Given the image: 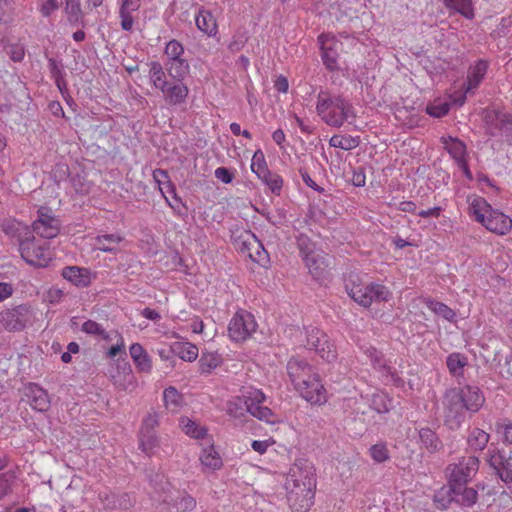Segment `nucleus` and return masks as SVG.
<instances>
[{
  "label": "nucleus",
  "instance_id": "obj_1",
  "mask_svg": "<svg viewBox=\"0 0 512 512\" xmlns=\"http://www.w3.org/2000/svg\"><path fill=\"white\" fill-rule=\"evenodd\" d=\"M287 500L293 512H307L314 503L316 478L312 462L298 459L291 466L285 482Z\"/></svg>",
  "mask_w": 512,
  "mask_h": 512
},
{
  "label": "nucleus",
  "instance_id": "obj_21",
  "mask_svg": "<svg viewBox=\"0 0 512 512\" xmlns=\"http://www.w3.org/2000/svg\"><path fill=\"white\" fill-rule=\"evenodd\" d=\"M451 498L449 501H454L463 507H472L478 499V492L471 487H466L465 484H450Z\"/></svg>",
  "mask_w": 512,
  "mask_h": 512
},
{
  "label": "nucleus",
  "instance_id": "obj_27",
  "mask_svg": "<svg viewBox=\"0 0 512 512\" xmlns=\"http://www.w3.org/2000/svg\"><path fill=\"white\" fill-rule=\"evenodd\" d=\"M62 276L76 286L85 287L89 284L88 271L77 266L65 267Z\"/></svg>",
  "mask_w": 512,
  "mask_h": 512
},
{
  "label": "nucleus",
  "instance_id": "obj_41",
  "mask_svg": "<svg viewBox=\"0 0 512 512\" xmlns=\"http://www.w3.org/2000/svg\"><path fill=\"white\" fill-rule=\"evenodd\" d=\"M200 460L204 466L214 470L219 469L222 466V460L213 446L203 450Z\"/></svg>",
  "mask_w": 512,
  "mask_h": 512
},
{
  "label": "nucleus",
  "instance_id": "obj_58",
  "mask_svg": "<svg viewBox=\"0 0 512 512\" xmlns=\"http://www.w3.org/2000/svg\"><path fill=\"white\" fill-rule=\"evenodd\" d=\"M162 198L165 199V201L168 203V205L178 214V215H185L186 214V207L182 203L181 199L178 198L176 195L173 197V202H171L162 192Z\"/></svg>",
  "mask_w": 512,
  "mask_h": 512
},
{
  "label": "nucleus",
  "instance_id": "obj_51",
  "mask_svg": "<svg viewBox=\"0 0 512 512\" xmlns=\"http://www.w3.org/2000/svg\"><path fill=\"white\" fill-rule=\"evenodd\" d=\"M370 456L377 463L389 459V451L385 443H377L370 448Z\"/></svg>",
  "mask_w": 512,
  "mask_h": 512
},
{
  "label": "nucleus",
  "instance_id": "obj_3",
  "mask_svg": "<svg viewBox=\"0 0 512 512\" xmlns=\"http://www.w3.org/2000/svg\"><path fill=\"white\" fill-rule=\"evenodd\" d=\"M471 209L476 220L493 233L505 235L512 228L510 217L497 209H493L483 198L475 199L471 204Z\"/></svg>",
  "mask_w": 512,
  "mask_h": 512
},
{
  "label": "nucleus",
  "instance_id": "obj_15",
  "mask_svg": "<svg viewBox=\"0 0 512 512\" xmlns=\"http://www.w3.org/2000/svg\"><path fill=\"white\" fill-rule=\"evenodd\" d=\"M158 415H149L142 424L140 430V448L146 454H151L152 450L158 446L157 430Z\"/></svg>",
  "mask_w": 512,
  "mask_h": 512
},
{
  "label": "nucleus",
  "instance_id": "obj_28",
  "mask_svg": "<svg viewBox=\"0 0 512 512\" xmlns=\"http://www.w3.org/2000/svg\"><path fill=\"white\" fill-rule=\"evenodd\" d=\"M489 434L479 428H473L470 430L467 437V445L470 451L478 452L482 451L489 442Z\"/></svg>",
  "mask_w": 512,
  "mask_h": 512
},
{
  "label": "nucleus",
  "instance_id": "obj_8",
  "mask_svg": "<svg viewBox=\"0 0 512 512\" xmlns=\"http://www.w3.org/2000/svg\"><path fill=\"white\" fill-rule=\"evenodd\" d=\"M254 316L247 311L237 312L230 320L228 326L229 337L235 342L245 341L256 331Z\"/></svg>",
  "mask_w": 512,
  "mask_h": 512
},
{
  "label": "nucleus",
  "instance_id": "obj_5",
  "mask_svg": "<svg viewBox=\"0 0 512 512\" xmlns=\"http://www.w3.org/2000/svg\"><path fill=\"white\" fill-rule=\"evenodd\" d=\"M19 251L23 260L33 266L45 267L51 260L46 242L36 240L35 237L20 239Z\"/></svg>",
  "mask_w": 512,
  "mask_h": 512
},
{
  "label": "nucleus",
  "instance_id": "obj_17",
  "mask_svg": "<svg viewBox=\"0 0 512 512\" xmlns=\"http://www.w3.org/2000/svg\"><path fill=\"white\" fill-rule=\"evenodd\" d=\"M456 394L461 398V403L466 410L472 413L477 412L485 401L481 390L476 386L466 385L461 389H456Z\"/></svg>",
  "mask_w": 512,
  "mask_h": 512
},
{
  "label": "nucleus",
  "instance_id": "obj_56",
  "mask_svg": "<svg viewBox=\"0 0 512 512\" xmlns=\"http://www.w3.org/2000/svg\"><path fill=\"white\" fill-rule=\"evenodd\" d=\"M247 37L244 34L234 35L232 40L228 44V49L232 53L240 51L246 44Z\"/></svg>",
  "mask_w": 512,
  "mask_h": 512
},
{
  "label": "nucleus",
  "instance_id": "obj_38",
  "mask_svg": "<svg viewBox=\"0 0 512 512\" xmlns=\"http://www.w3.org/2000/svg\"><path fill=\"white\" fill-rule=\"evenodd\" d=\"M329 145L346 151L353 150L359 145V137L333 135L329 140Z\"/></svg>",
  "mask_w": 512,
  "mask_h": 512
},
{
  "label": "nucleus",
  "instance_id": "obj_59",
  "mask_svg": "<svg viewBox=\"0 0 512 512\" xmlns=\"http://www.w3.org/2000/svg\"><path fill=\"white\" fill-rule=\"evenodd\" d=\"M59 8L57 0H45L42 2L40 12L42 16L48 17Z\"/></svg>",
  "mask_w": 512,
  "mask_h": 512
},
{
  "label": "nucleus",
  "instance_id": "obj_54",
  "mask_svg": "<svg viewBox=\"0 0 512 512\" xmlns=\"http://www.w3.org/2000/svg\"><path fill=\"white\" fill-rule=\"evenodd\" d=\"M21 228V223L16 220H5L1 224L2 231L10 236V237H16L19 234Z\"/></svg>",
  "mask_w": 512,
  "mask_h": 512
},
{
  "label": "nucleus",
  "instance_id": "obj_20",
  "mask_svg": "<svg viewBox=\"0 0 512 512\" xmlns=\"http://www.w3.org/2000/svg\"><path fill=\"white\" fill-rule=\"evenodd\" d=\"M30 406L39 412L47 411L50 407V399L46 390L35 383H30L25 389Z\"/></svg>",
  "mask_w": 512,
  "mask_h": 512
},
{
  "label": "nucleus",
  "instance_id": "obj_42",
  "mask_svg": "<svg viewBox=\"0 0 512 512\" xmlns=\"http://www.w3.org/2000/svg\"><path fill=\"white\" fill-rule=\"evenodd\" d=\"M446 364L451 374L459 376L467 364V359L460 353H452L447 357Z\"/></svg>",
  "mask_w": 512,
  "mask_h": 512
},
{
  "label": "nucleus",
  "instance_id": "obj_39",
  "mask_svg": "<svg viewBox=\"0 0 512 512\" xmlns=\"http://www.w3.org/2000/svg\"><path fill=\"white\" fill-rule=\"evenodd\" d=\"M95 240V245L99 250L104 252H112L116 249L117 245L122 241V238L116 234H107L97 236Z\"/></svg>",
  "mask_w": 512,
  "mask_h": 512
},
{
  "label": "nucleus",
  "instance_id": "obj_18",
  "mask_svg": "<svg viewBox=\"0 0 512 512\" xmlns=\"http://www.w3.org/2000/svg\"><path fill=\"white\" fill-rule=\"evenodd\" d=\"M366 355L370 359L373 367L381 372L383 376L390 377V379L396 384L402 381L397 370L388 365L382 353L377 351V349L374 347L368 348L366 350Z\"/></svg>",
  "mask_w": 512,
  "mask_h": 512
},
{
  "label": "nucleus",
  "instance_id": "obj_36",
  "mask_svg": "<svg viewBox=\"0 0 512 512\" xmlns=\"http://www.w3.org/2000/svg\"><path fill=\"white\" fill-rule=\"evenodd\" d=\"M419 438L422 445L430 452H435L441 447V441L430 428H421L419 430Z\"/></svg>",
  "mask_w": 512,
  "mask_h": 512
},
{
  "label": "nucleus",
  "instance_id": "obj_22",
  "mask_svg": "<svg viewBox=\"0 0 512 512\" xmlns=\"http://www.w3.org/2000/svg\"><path fill=\"white\" fill-rule=\"evenodd\" d=\"M162 400L166 410L171 413L179 412L186 405L184 395L172 386L164 389Z\"/></svg>",
  "mask_w": 512,
  "mask_h": 512
},
{
  "label": "nucleus",
  "instance_id": "obj_48",
  "mask_svg": "<svg viewBox=\"0 0 512 512\" xmlns=\"http://www.w3.org/2000/svg\"><path fill=\"white\" fill-rule=\"evenodd\" d=\"M251 169L258 177L262 174H268L264 153L261 150H257L254 153L252 157Z\"/></svg>",
  "mask_w": 512,
  "mask_h": 512
},
{
  "label": "nucleus",
  "instance_id": "obj_53",
  "mask_svg": "<svg viewBox=\"0 0 512 512\" xmlns=\"http://www.w3.org/2000/svg\"><path fill=\"white\" fill-rule=\"evenodd\" d=\"M265 399L264 394L261 391H256L254 397H247V413L256 417L260 408V403Z\"/></svg>",
  "mask_w": 512,
  "mask_h": 512
},
{
  "label": "nucleus",
  "instance_id": "obj_46",
  "mask_svg": "<svg viewBox=\"0 0 512 512\" xmlns=\"http://www.w3.org/2000/svg\"><path fill=\"white\" fill-rule=\"evenodd\" d=\"M220 363V358L215 353H203L199 360L201 373H210Z\"/></svg>",
  "mask_w": 512,
  "mask_h": 512
},
{
  "label": "nucleus",
  "instance_id": "obj_33",
  "mask_svg": "<svg viewBox=\"0 0 512 512\" xmlns=\"http://www.w3.org/2000/svg\"><path fill=\"white\" fill-rule=\"evenodd\" d=\"M442 142L445 145L446 150L448 153L457 161H462L464 159L465 153H466V146L465 144L451 136L447 138H442Z\"/></svg>",
  "mask_w": 512,
  "mask_h": 512
},
{
  "label": "nucleus",
  "instance_id": "obj_19",
  "mask_svg": "<svg viewBox=\"0 0 512 512\" xmlns=\"http://www.w3.org/2000/svg\"><path fill=\"white\" fill-rule=\"evenodd\" d=\"M310 275L317 281H323L328 276V262L322 252H315L303 260Z\"/></svg>",
  "mask_w": 512,
  "mask_h": 512
},
{
  "label": "nucleus",
  "instance_id": "obj_13",
  "mask_svg": "<svg viewBox=\"0 0 512 512\" xmlns=\"http://www.w3.org/2000/svg\"><path fill=\"white\" fill-rule=\"evenodd\" d=\"M287 373L294 385V388L305 384L312 377L316 376L317 373L313 367L304 359L291 358L287 363Z\"/></svg>",
  "mask_w": 512,
  "mask_h": 512
},
{
  "label": "nucleus",
  "instance_id": "obj_29",
  "mask_svg": "<svg viewBox=\"0 0 512 512\" xmlns=\"http://www.w3.org/2000/svg\"><path fill=\"white\" fill-rule=\"evenodd\" d=\"M196 25L199 30L208 36H214L217 33V22L214 16L208 11H200L196 16Z\"/></svg>",
  "mask_w": 512,
  "mask_h": 512
},
{
  "label": "nucleus",
  "instance_id": "obj_52",
  "mask_svg": "<svg viewBox=\"0 0 512 512\" xmlns=\"http://www.w3.org/2000/svg\"><path fill=\"white\" fill-rule=\"evenodd\" d=\"M489 466L494 470L495 474L500 472L506 465L508 466L511 462L510 459L506 458L501 453H494L488 459Z\"/></svg>",
  "mask_w": 512,
  "mask_h": 512
},
{
  "label": "nucleus",
  "instance_id": "obj_25",
  "mask_svg": "<svg viewBox=\"0 0 512 512\" xmlns=\"http://www.w3.org/2000/svg\"><path fill=\"white\" fill-rule=\"evenodd\" d=\"M488 66L489 64L486 60L480 59L474 66L469 68L466 92H471L479 86L487 73Z\"/></svg>",
  "mask_w": 512,
  "mask_h": 512
},
{
  "label": "nucleus",
  "instance_id": "obj_2",
  "mask_svg": "<svg viewBox=\"0 0 512 512\" xmlns=\"http://www.w3.org/2000/svg\"><path fill=\"white\" fill-rule=\"evenodd\" d=\"M317 114L329 126L339 128L349 119H355L356 113L349 100L340 94L321 90L317 96Z\"/></svg>",
  "mask_w": 512,
  "mask_h": 512
},
{
  "label": "nucleus",
  "instance_id": "obj_55",
  "mask_svg": "<svg viewBox=\"0 0 512 512\" xmlns=\"http://www.w3.org/2000/svg\"><path fill=\"white\" fill-rule=\"evenodd\" d=\"M449 111V105L447 103H441L438 105L430 104L426 107V113L430 116L440 118L446 115Z\"/></svg>",
  "mask_w": 512,
  "mask_h": 512
},
{
  "label": "nucleus",
  "instance_id": "obj_11",
  "mask_svg": "<svg viewBox=\"0 0 512 512\" xmlns=\"http://www.w3.org/2000/svg\"><path fill=\"white\" fill-rule=\"evenodd\" d=\"M30 319L31 310L27 305H19L0 314V322L10 332L23 330Z\"/></svg>",
  "mask_w": 512,
  "mask_h": 512
},
{
  "label": "nucleus",
  "instance_id": "obj_47",
  "mask_svg": "<svg viewBox=\"0 0 512 512\" xmlns=\"http://www.w3.org/2000/svg\"><path fill=\"white\" fill-rule=\"evenodd\" d=\"M296 244L303 260L305 259V257L316 252L315 243L310 239V237H308L305 234H300L296 238Z\"/></svg>",
  "mask_w": 512,
  "mask_h": 512
},
{
  "label": "nucleus",
  "instance_id": "obj_14",
  "mask_svg": "<svg viewBox=\"0 0 512 512\" xmlns=\"http://www.w3.org/2000/svg\"><path fill=\"white\" fill-rule=\"evenodd\" d=\"M318 42L322 51V60L326 68L330 71L338 70L337 50L342 44L331 34L319 35Z\"/></svg>",
  "mask_w": 512,
  "mask_h": 512
},
{
  "label": "nucleus",
  "instance_id": "obj_24",
  "mask_svg": "<svg viewBox=\"0 0 512 512\" xmlns=\"http://www.w3.org/2000/svg\"><path fill=\"white\" fill-rule=\"evenodd\" d=\"M443 5L450 11V14H460L468 20L475 17L473 0H441Z\"/></svg>",
  "mask_w": 512,
  "mask_h": 512
},
{
  "label": "nucleus",
  "instance_id": "obj_49",
  "mask_svg": "<svg viewBox=\"0 0 512 512\" xmlns=\"http://www.w3.org/2000/svg\"><path fill=\"white\" fill-rule=\"evenodd\" d=\"M122 369V375L120 373L118 375L111 374V378L115 385L126 388V384H131L133 375L128 363L124 362Z\"/></svg>",
  "mask_w": 512,
  "mask_h": 512
},
{
  "label": "nucleus",
  "instance_id": "obj_62",
  "mask_svg": "<svg viewBox=\"0 0 512 512\" xmlns=\"http://www.w3.org/2000/svg\"><path fill=\"white\" fill-rule=\"evenodd\" d=\"M121 27L123 30L130 31L133 26V18L130 12L120 10Z\"/></svg>",
  "mask_w": 512,
  "mask_h": 512
},
{
  "label": "nucleus",
  "instance_id": "obj_23",
  "mask_svg": "<svg viewBox=\"0 0 512 512\" xmlns=\"http://www.w3.org/2000/svg\"><path fill=\"white\" fill-rule=\"evenodd\" d=\"M162 93L165 95L166 101L170 104H178L184 101L188 89L180 80H177L174 84L168 82L162 83Z\"/></svg>",
  "mask_w": 512,
  "mask_h": 512
},
{
  "label": "nucleus",
  "instance_id": "obj_45",
  "mask_svg": "<svg viewBox=\"0 0 512 512\" xmlns=\"http://www.w3.org/2000/svg\"><path fill=\"white\" fill-rule=\"evenodd\" d=\"M177 499L174 500L173 498L168 501L167 499H164V502L167 504H170L173 502V505L176 507L177 511L187 512L192 511L196 507V500L187 494L179 496Z\"/></svg>",
  "mask_w": 512,
  "mask_h": 512
},
{
  "label": "nucleus",
  "instance_id": "obj_43",
  "mask_svg": "<svg viewBox=\"0 0 512 512\" xmlns=\"http://www.w3.org/2000/svg\"><path fill=\"white\" fill-rule=\"evenodd\" d=\"M370 408L377 413H388L392 408V400L384 393H377L372 396Z\"/></svg>",
  "mask_w": 512,
  "mask_h": 512
},
{
  "label": "nucleus",
  "instance_id": "obj_64",
  "mask_svg": "<svg viewBox=\"0 0 512 512\" xmlns=\"http://www.w3.org/2000/svg\"><path fill=\"white\" fill-rule=\"evenodd\" d=\"M504 483H512V463L496 474Z\"/></svg>",
  "mask_w": 512,
  "mask_h": 512
},
{
  "label": "nucleus",
  "instance_id": "obj_9",
  "mask_svg": "<svg viewBox=\"0 0 512 512\" xmlns=\"http://www.w3.org/2000/svg\"><path fill=\"white\" fill-rule=\"evenodd\" d=\"M306 346L310 350H315L316 353L325 361L331 362L336 359L337 352L332 343H330L328 336L316 327L306 330Z\"/></svg>",
  "mask_w": 512,
  "mask_h": 512
},
{
  "label": "nucleus",
  "instance_id": "obj_26",
  "mask_svg": "<svg viewBox=\"0 0 512 512\" xmlns=\"http://www.w3.org/2000/svg\"><path fill=\"white\" fill-rule=\"evenodd\" d=\"M170 351L181 360L192 362L198 357V348L190 342L175 341L170 344Z\"/></svg>",
  "mask_w": 512,
  "mask_h": 512
},
{
  "label": "nucleus",
  "instance_id": "obj_32",
  "mask_svg": "<svg viewBox=\"0 0 512 512\" xmlns=\"http://www.w3.org/2000/svg\"><path fill=\"white\" fill-rule=\"evenodd\" d=\"M180 427L183 432L191 438L202 439L207 435V429L205 427L200 426L188 417L180 418Z\"/></svg>",
  "mask_w": 512,
  "mask_h": 512
},
{
  "label": "nucleus",
  "instance_id": "obj_35",
  "mask_svg": "<svg viewBox=\"0 0 512 512\" xmlns=\"http://www.w3.org/2000/svg\"><path fill=\"white\" fill-rule=\"evenodd\" d=\"M426 306L428 309H430L432 312H434L436 315L441 316L445 320L449 322H454L456 319V313L453 309L448 307L446 304L433 300L428 299L426 302Z\"/></svg>",
  "mask_w": 512,
  "mask_h": 512
},
{
  "label": "nucleus",
  "instance_id": "obj_40",
  "mask_svg": "<svg viewBox=\"0 0 512 512\" xmlns=\"http://www.w3.org/2000/svg\"><path fill=\"white\" fill-rule=\"evenodd\" d=\"M247 397H236L227 403V413L235 418H241L247 413Z\"/></svg>",
  "mask_w": 512,
  "mask_h": 512
},
{
  "label": "nucleus",
  "instance_id": "obj_37",
  "mask_svg": "<svg viewBox=\"0 0 512 512\" xmlns=\"http://www.w3.org/2000/svg\"><path fill=\"white\" fill-rule=\"evenodd\" d=\"M65 12L71 24L83 23L84 15L81 9L80 0H64Z\"/></svg>",
  "mask_w": 512,
  "mask_h": 512
},
{
  "label": "nucleus",
  "instance_id": "obj_16",
  "mask_svg": "<svg viewBox=\"0 0 512 512\" xmlns=\"http://www.w3.org/2000/svg\"><path fill=\"white\" fill-rule=\"evenodd\" d=\"M306 383L296 388L302 398L312 404H321L326 401V391L321 384L319 375L312 377Z\"/></svg>",
  "mask_w": 512,
  "mask_h": 512
},
{
  "label": "nucleus",
  "instance_id": "obj_10",
  "mask_svg": "<svg viewBox=\"0 0 512 512\" xmlns=\"http://www.w3.org/2000/svg\"><path fill=\"white\" fill-rule=\"evenodd\" d=\"M448 469H451L450 484H466L476 475L479 459L474 455L464 456L458 463L449 465Z\"/></svg>",
  "mask_w": 512,
  "mask_h": 512
},
{
  "label": "nucleus",
  "instance_id": "obj_7",
  "mask_svg": "<svg viewBox=\"0 0 512 512\" xmlns=\"http://www.w3.org/2000/svg\"><path fill=\"white\" fill-rule=\"evenodd\" d=\"M443 403L445 424L452 430L458 429L465 421L467 410L461 403V398L456 394V389L446 392Z\"/></svg>",
  "mask_w": 512,
  "mask_h": 512
},
{
  "label": "nucleus",
  "instance_id": "obj_34",
  "mask_svg": "<svg viewBox=\"0 0 512 512\" xmlns=\"http://www.w3.org/2000/svg\"><path fill=\"white\" fill-rule=\"evenodd\" d=\"M231 238L234 245L240 251L244 252L246 250H250L249 246L251 245V242L256 238V236L249 230L237 229L232 232Z\"/></svg>",
  "mask_w": 512,
  "mask_h": 512
},
{
  "label": "nucleus",
  "instance_id": "obj_63",
  "mask_svg": "<svg viewBox=\"0 0 512 512\" xmlns=\"http://www.w3.org/2000/svg\"><path fill=\"white\" fill-rule=\"evenodd\" d=\"M129 352L133 361H138L140 357H144V354L147 353L139 343L132 344L130 346Z\"/></svg>",
  "mask_w": 512,
  "mask_h": 512
},
{
  "label": "nucleus",
  "instance_id": "obj_44",
  "mask_svg": "<svg viewBox=\"0 0 512 512\" xmlns=\"http://www.w3.org/2000/svg\"><path fill=\"white\" fill-rule=\"evenodd\" d=\"M259 178L269 187L273 194H280L283 185V180L280 175L268 170V174H262Z\"/></svg>",
  "mask_w": 512,
  "mask_h": 512
},
{
  "label": "nucleus",
  "instance_id": "obj_57",
  "mask_svg": "<svg viewBox=\"0 0 512 512\" xmlns=\"http://www.w3.org/2000/svg\"><path fill=\"white\" fill-rule=\"evenodd\" d=\"M7 53L14 62H20L25 56V49L21 44H12L8 47Z\"/></svg>",
  "mask_w": 512,
  "mask_h": 512
},
{
  "label": "nucleus",
  "instance_id": "obj_61",
  "mask_svg": "<svg viewBox=\"0 0 512 512\" xmlns=\"http://www.w3.org/2000/svg\"><path fill=\"white\" fill-rule=\"evenodd\" d=\"M133 362L141 372H149L152 367L150 357L147 353L144 354V357H140L138 361Z\"/></svg>",
  "mask_w": 512,
  "mask_h": 512
},
{
  "label": "nucleus",
  "instance_id": "obj_50",
  "mask_svg": "<svg viewBox=\"0 0 512 512\" xmlns=\"http://www.w3.org/2000/svg\"><path fill=\"white\" fill-rule=\"evenodd\" d=\"M81 331H83L86 334L93 335V336H101L104 339L108 337V335L105 332V329L100 325L99 323L93 321V320H87L85 321L81 326Z\"/></svg>",
  "mask_w": 512,
  "mask_h": 512
},
{
  "label": "nucleus",
  "instance_id": "obj_12",
  "mask_svg": "<svg viewBox=\"0 0 512 512\" xmlns=\"http://www.w3.org/2000/svg\"><path fill=\"white\" fill-rule=\"evenodd\" d=\"M33 231L42 238L51 239L60 232V221L51 214L48 208H40L38 217L33 222Z\"/></svg>",
  "mask_w": 512,
  "mask_h": 512
},
{
  "label": "nucleus",
  "instance_id": "obj_31",
  "mask_svg": "<svg viewBox=\"0 0 512 512\" xmlns=\"http://www.w3.org/2000/svg\"><path fill=\"white\" fill-rule=\"evenodd\" d=\"M249 248L250 250H246L244 253H247L252 261L262 266L269 262V254L257 237L251 242Z\"/></svg>",
  "mask_w": 512,
  "mask_h": 512
},
{
  "label": "nucleus",
  "instance_id": "obj_6",
  "mask_svg": "<svg viewBox=\"0 0 512 512\" xmlns=\"http://www.w3.org/2000/svg\"><path fill=\"white\" fill-rule=\"evenodd\" d=\"M184 53L182 44L176 40H171L166 44L165 54L168 61L165 64L169 75L175 80H181L188 73L189 65L181 56Z\"/></svg>",
  "mask_w": 512,
  "mask_h": 512
},
{
  "label": "nucleus",
  "instance_id": "obj_30",
  "mask_svg": "<svg viewBox=\"0 0 512 512\" xmlns=\"http://www.w3.org/2000/svg\"><path fill=\"white\" fill-rule=\"evenodd\" d=\"M48 68L51 73V77L54 79L57 88L63 92L67 89V82L64 78L65 71L61 61H57L54 58H49Z\"/></svg>",
  "mask_w": 512,
  "mask_h": 512
},
{
  "label": "nucleus",
  "instance_id": "obj_4",
  "mask_svg": "<svg viewBox=\"0 0 512 512\" xmlns=\"http://www.w3.org/2000/svg\"><path fill=\"white\" fill-rule=\"evenodd\" d=\"M345 288L348 295L363 307H369L373 302L388 301L391 296L389 289L378 283L362 284L349 280Z\"/></svg>",
  "mask_w": 512,
  "mask_h": 512
},
{
  "label": "nucleus",
  "instance_id": "obj_60",
  "mask_svg": "<svg viewBox=\"0 0 512 512\" xmlns=\"http://www.w3.org/2000/svg\"><path fill=\"white\" fill-rule=\"evenodd\" d=\"M215 177L222 181L225 184H229L232 182L234 175L233 173L227 169L226 167H218L215 170Z\"/></svg>",
  "mask_w": 512,
  "mask_h": 512
}]
</instances>
